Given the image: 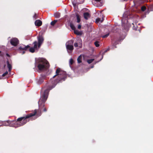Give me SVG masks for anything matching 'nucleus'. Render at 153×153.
<instances>
[{
	"label": "nucleus",
	"instance_id": "f257e3e1",
	"mask_svg": "<svg viewBox=\"0 0 153 153\" xmlns=\"http://www.w3.org/2000/svg\"><path fill=\"white\" fill-rule=\"evenodd\" d=\"M56 74L53 76V78L57 76V79L52 82V85L47 84L46 86L41 90V96L38 102L39 109H35L33 112L28 114L25 117L18 118L15 122L16 124L17 125V127L25 125L30 120H35L39 116L41 115V111L42 109L44 112L47 111V108L44 107L45 103L48 99L49 91L54 88L58 83L65 81L67 77L66 72L62 71L59 68L56 69Z\"/></svg>",
	"mask_w": 153,
	"mask_h": 153
},
{
	"label": "nucleus",
	"instance_id": "f03ea898",
	"mask_svg": "<svg viewBox=\"0 0 153 153\" xmlns=\"http://www.w3.org/2000/svg\"><path fill=\"white\" fill-rule=\"evenodd\" d=\"M33 47L31 48L29 45L26 46L22 45H20L18 48L19 50V53L23 54L28 49L29 50V51L30 52L32 53H34L35 51V49H37L38 47L37 42L36 41H34L33 42Z\"/></svg>",
	"mask_w": 153,
	"mask_h": 153
},
{
	"label": "nucleus",
	"instance_id": "7ed1b4c3",
	"mask_svg": "<svg viewBox=\"0 0 153 153\" xmlns=\"http://www.w3.org/2000/svg\"><path fill=\"white\" fill-rule=\"evenodd\" d=\"M49 66V63L46 60L41 59L38 62L37 67L40 71H43L48 69Z\"/></svg>",
	"mask_w": 153,
	"mask_h": 153
},
{
	"label": "nucleus",
	"instance_id": "20e7f679",
	"mask_svg": "<svg viewBox=\"0 0 153 153\" xmlns=\"http://www.w3.org/2000/svg\"><path fill=\"white\" fill-rule=\"evenodd\" d=\"M37 39L38 41V42H37L38 48H39L43 43L44 39L42 35H39L37 37Z\"/></svg>",
	"mask_w": 153,
	"mask_h": 153
},
{
	"label": "nucleus",
	"instance_id": "39448f33",
	"mask_svg": "<svg viewBox=\"0 0 153 153\" xmlns=\"http://www.w3.org/2000/svg\"><path fill=\"white\" fill-rule=\"evenodd\" d=\"M19 40L17 38H14L11 39L10 43L11 45L16 46L19 44Z\"/></svg>",
	"mask_w": 153,
	"mask_h": 153
},
{
	"label": "nucleus",
	"instance_id": "423d86ee",
	"mask_svg": "<svg viewBox=\"0 0 153 153\" xmlns=\"http://www.w3.org/2000/svg\"><path fill=\"white\" fill-rule=\"evenodd\" d=\"M46 78V76L43 74H41L40 77L39 78L38 81V83L39 84H41L42 83L44 79H45Z\"/></svg>",
	"mask_w": 153,
	"mask_h": 153
},
{
	"label": "nucleus",
	"instance_id": "0eeeda50",
	"mask_svg": "<svg viewBox=\"0 0 153 153\" xmlns=\"http://www.w3.org/2000/svg\"><path fill=\"white\" fill-rule=\"evenodd\" d=\"M122 26L123 29L126 31H127L129 30V26L127 23H123L122 22Z\"/></svg>",
	"mask_w": 153,
	"mask_h": 153
},
{
	"label": "nucleus",
	"instance_id": "6e6552de",
	"mask_svg": "<svg viewBox=\"0 0 153 153\" xmlns=\"http://www.w3.org/2000/svg\"><path fill=\"white\" fill-rule=\"evenodd\" d=\"M42 22L39 19L36 20L35 22V24L36 26L39 27L42 25Z\"/></svg>",
	"mask_w": 153,
	"mask_h": 153
},
{
	"label": "nucleus",
	"instance_id": "1a4fd4ad",
	"mask_svg": "<svg viewBox=\"0 0 153 153\" xmlns=\"http://www.w3.org/2000/svg\"><path fill=\"white\" fill-rule=\"evenodd\" d=\"M83 17L86 20H88L91 17V15L90 13L87 12H85L83 13Z\"/></svg>",
	"mask_w": 153,
	"mask_h": 153
},
{
	"label": "nucleus",
	"instance_id": "9d476101",
	"mask_svg": "<svg viewBox=\"0 0 153 153\" xmlns=\"http://www.w3.org/2000/svg\"><path fill=\"white\" fill-rule=\"evenodd\" d=\"M78 42H79V44L78 45L77 42H75L74 44V46L75 47H76L78 46V45H79V48L82 47V41L81 40H78Z\"/></svg>",
	"mask_w": 153,
	"mask_h": 153
},
{
	"label": "nucleus",
	"instance_id": "9b49d317",
	"mask_svg": "<svg viewBox=\"0 0 153 153\" xmlns=\"http://www.w3.org/2000/svg\"><path fill=\"white\" fill-rule=\"evenodd\" d=\"M66 48L68 51H72L74 49V46L73 45H66Z\"/></svg>",
	"mask_w": 153,
	"mask_h": 153
},
{
	"label": "nucleus",
	"instance_id": "f8f14e48",
	"mask_svg": "<svg viewBox=\"0 0 153 153\" xmlns=\"http://www.w3.org/2000/svg\"><path fill=\"white\" fill-rule=\"evenodd\" d=\"M7 67L8 68V71L10 72L12 69L11 65L9 63L8 61H7Z\"/></svg>",
	"mask_w": 153,
	"mask_h": 153
},
{
	"label": "nucleus",
	"instance_id": "ddd939ff",
	"mask_svg": "<svg viewBox=\"0 0 153 153\" xmlns=\"http://www.w3.org/2000/svg\"><path fill=\"white\" fill-rule=\"evenodd\" d=\"M54 16L56 18H59L60 16V13L59 12H56L54 14Z\"/></svg>",
	"mask_w": 153,
	"mask_h": 153
},
{
	"label": "nucleus",
	"instance_id": "4468645a",
	"mask_svg": "<svg viewBox=\"0 0 153 153\" xmlns=\"http://www.w3.org/2000/svg\"><path fill=\"white\" fill-rule=\"evenodd\" d=\"M82 55H79L78 57L77 61L78 63H80L82 62Z\"/></svg>",
	"mask_w": 153,
	"mask_h": 153
},
{
	"label": "nucleus",
	"instance_id": "2eb2a0df",
	"mask_svg": "<svg viewBox=\"0 0 153 153\" xmlns=\"http://www.w3.org/2000/svg\"><path fill=\"white\" fill-rule=\"evenodd\" d=\"M73 40H70L66 43V45H73Z\"/></svg>",
	"mask_w": 153,
	"mask_h": 153
},
{
	"label": "nucleus",
	"instance_id": "dca6fc26",
	"mask_svg": "<svg viewBox=\"0 0 153 153\" xmlns=\"http://www.w3.org/2000/svg\"><path fill=\"white\" fill-rule=\"evenodd\" d=\"M103 20H104V19H103V18H102V20L100 18H97V19H96V22L97 23H98L99 22H103Z\"/></svg>",
	"mask_w": 153,
	"mask_h": 153
},
{
	"label": "nucleus",
	"instance_id": "f3484780",
	"mask_svg": "<svg viewBox=\"0 0 153 153\" xmlns=\"http://www.w3.org/2000/svg\"><path fill=\"white\" fill-rule=\"evenodd\" d=\"M76 16L77 17V23H79L80 22L81 20L80 18V16L79 14H77L76 15Z\"/></svg>",
	"mask_w": 153,
	"mask_h": 153
},
{
	"label": "nucleus",
	"instance_id": "a211bd4d",
	"mask_svg": "<svg viewBox=\"0 0 153 153\" xmlns=\"http://www.w3.org/2000/svg\"><path fill=\"white\" fill-rule=\"evenodd\" d=\"M100 42L98 41H95L94 43V44L96 47H98L100 46Z\"/></svg>",
	"mask_w": 153,
	"mask_h": 153
},
{
	"label": "nucleus",
	"instance_id": "6ab92c4d",
	"mask_svg": "<svg viewBox=\"0 0 153 153\" xmlns=\"http://www.w3.org/2000/svg\"><path fill=\"white\" fill-rule=\"evenodd\" d=\"M57 21L56 20H54L53 21L51 22V25L52 26H53L57 22Z\"/></svg>",
	"mask_w": 153,
	"mask_h": 153
},
{
	"label": "nucleus",
	"instance_id": "aec40b11",
	"mask_svg": "<svg viewBox=\"0 0 153 153\" xmlns=\"http://www.w3.org/2000/svg\"><path fill=\"white\" fill-rule=\"evenodd\" d=\"M74 33L76 34L77 35H81V33L80 32H79L78 30H74Z\"/></svg>",
	"mask_w": 153,
	"mask_h": 153
},
{
	"label": "nucleus",
	"instance_id": "412c9836",
	"mask_svg": "<svg viewBox=\"0 0 153 153\" xmlns=\"http://www.w3.org/2000/svg\"><path fill=\"white\" fill-rule=\"evenodd\" d=\"M70 27L71 28V29H72L73 30H74L75 29V27L72 23H70Z\"/></svg>",
	"mask_w": 153,
	"mask_h": 153
},
{
	"label": "nucleus",
	"instance_id": "4be33fe9",
	"mask_svg": "<svg viewBox=\"0 0 153 153\" xmlns=\"http://www.w3.org/2000/svg\"><path fill=\"white\" fill-rule=\"evenodd\" d=\"M94 59H88L87 60V62L88 63H89L90 64H91V63H92V62L94 61Z\"/></svg>",
	"mask_w": 153,
	"mask_h": 153
},
{
	"label": "nucleus",
	"instance_id": "5701e85b",
	"mask_svg": "<svg viewBox=\"0 0 153 153\" xmlns=\"http://www.w3.org/2000/svg\"><path fill=\"white\" fill-rule=\"evenodd\" d=\"M74 60L72 58L70 59L69 61V65H72L74 63Z\"/></svg>",
	"mask_w": 153,
	"mask_h": 153
},
{
	"label": "nucleus",
	"instance_id": "b1692460",
	"mask_svg": "<svg viewBox=\"0 0 153 153\" xmlns=\"http://www.w3.org/2000/svg\"><path fill=\"white\" fill-rule=\"evenodd\" d=\"M141 10L142 11H144L146 9V7L145 6H142L141 7Z\"/></svg>",
	"mask_w": 153,
	"mask_h": 153
},
{
	"label": "nucleus",
	"instance_id": "393cba45",
	"mask_svg": "<svg viewBox=\"0 0 153 153\" xmlns=\"http://www.w3.org/2000/svg\"><path fill=\"white\" fill-rule=\"evenodd\" d=\"M117 42L116 41L115 42V43L114 44H113V45H112L113 49H114V48H117L116 46L117 44Z\"/></svg>",
	"mask_w": 153,
	"mask_h": 153
},
{
	"label": "nucleus",
	"instance_id": "a878e982",
	"mask_svg": "<svg viewBox=\"0 0 153 153\" xmlns=\"http://www.w3.org/2000/svg\"><path fill=\"white\" fill-rule=\"evenodd\" d=\"M109 34V33H107L105 35H104L102 36V37L103 38H106L108 37Z\"/></svg>",
	"mask_w": 153,
	"mask_h": 153
},
{
	"label": "nucleus",
	"instance_id": "bb28decb",
	"mask_svg": "<svg viewBox=\"0 0 153 153\" xmlns=\"http://www.w3.org/2000/svg\"><path fill=\"white\" fill-rule=\"evenodd\" d=\"M9 123L8 121H7L4 123V125L6 126H9Z\"/></svg>",
	"mask_w": 153,
	"mask_h": 153
},
{
	"label": "nucleus",
	"instance_id": "cd10ccee",
	"mask_svg": "<svg viewBox=\"0 0 153 153\" xmlns=\"http://www.w3.org/2000/svg\"><path fill=\"white\" fill-rule=\"evenodd\" d=\"M8 74V72L7 71H6L2 75V77H4L7 74Z\"/></svg>",
	"mask_w": 153,
	"mask_h": 153
},
{
	"label": "nucleus",
	"instance_id": "c85d7f7f",
	"mask_svg": "<svg viewBox=\"0 0 153 153\" xmlns=\"http://www.w3.org/2000/svg\"><path fill=\"white\" fill-rule=\"evenodd\" d=\"M37 14L36 13L34 14L33 16V18L34 19H36L37 18Z\"/></svg>",
	"mask_w": 153,
	"mask_h": 153
},
{
	"label": "nucleus",
	"instance_id": "c756f323",
	"mask_svg": "<svg viewBox=\"0 0 153 153\" xmlns=\"http://www.w3.org/2000/svg\"><path fill=\"white\" fill-rule=\"evenodd\" d=\"M81 25H79L78 26V28L79 29H81Z\"/></svg>",
	"mask_w": 153,
	"mask_h": 153
},
{
	"label": "nucleus",
	"instance_id": "7c9ffc66",
	"mask_svg": "<svg viewBox=\"0 0 153 153\" xmlns=\"http://www.w3.org/2000/svg\"><path fill=\"white\" fill-rule=\"evenodd\" d=\"M95 0V1L96 2H100V1H101V0Z\"/></svg>",
	"mask_w": 153,
	"mask_h": 153
},
{
	"label": "nucleus",
	"instance_id": "2f4dec72",
	"mask_svg": "<svg viewBox=\"0 0 153 153\" xmlns=\"http://www.w3.org/2000/svg\"><path fill=\"white\" fill-rule=\"evenodd\" d=\"M6 55L8 57H10V56L9 54L8 53H7L6 54Z\"/></svg>",
	"mask_w": 153,
	"mask_h": 153
},
{
	"label": "nucleus",
	"instance_id": "473e14b6",
	"mask_svg": "<svg viewBox=\"0 0 153 153\" xmlns=\"http://www.w3.org/2000/svg\"><path fill=\"white\" fill-rule=\"evenodd\" d=\"M3 55L1 53V51H0V56H2Z\"/></svg>",
	"mask_w": 153,
	"mask_h": 153
},
{
	"label": "nucleus",
	"instance_id": "72a5a7b5",
	"mask_svg": "<svg viewBox=\"0 0 153 153\" xmlns=\"http://www.w3.org/2000/svg\"><path fill=\"white\" fill-rule=\"evenodd\" d=\"M107 51H108V50H106V51H105V52H106Z\"/></svg>",
	"mask_w": 153,
	"mask_h": 153
},
{
	"label": "nucleus",
	"instance_id": "f704fd0d",
	"mask_svg": "<svg viewBox=\"0 0 153 153\" xmlns=\"http://www.w3.org/2000/svg\"><path fill=\"white\" fill-rule=\"evenodd\" d=\"M126 22H128V21H127V20H126Z\"/></svg>",
	"mask_w": 153,
	"mask_h": 153
},
{
	"label": "nucleus",
	"instance_id": "c9c22d12",
	"mask_svg": "<svg viewBox=\"0 0 153 153\" xmlns=\"http://www.w3.org/2000/svg\"><path fill=\"white\" fill-rule=\"evenodd\" d=\"M123 19H122V21H123Z\"/></svg>",
	"mask_w": 153,
	"mask_h": 153
},
{
	"label": "nucleus",
	"instance_id": "e433bc0d",
	"mask_svg": "<svg viewBox=\"0 0 153 153\" xmlns=\"http://www.w3.org/2000/svg\"><path fill=\"white\" fill-rule=\"evenodd\" d=\"M1 126V125H0V127Z\"/></svg>",
	"mask_w": 153,
	"mask_h": 153
}]
</instances>
